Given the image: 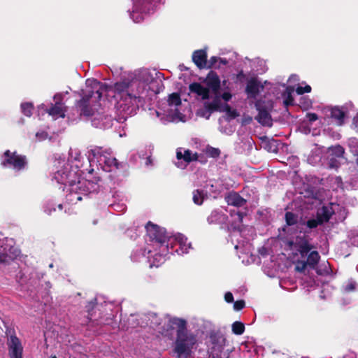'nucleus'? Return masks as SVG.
I'll return each mask as SVG.
<instances>
[{
	"label": "nucleus",
	"instance_id": "f257e3e1",
	"mask_svg": "<svg viewBox=\"0 0 358 358\" xmlns=\"http://www.w3.org/2000/svg\"><path fill=\"white\" fill-rule=\"evenodd\" d=\"M290 250L296 251L294 256L300 255V259L295 261L294 271L303 273L309 267L315 269L320 259V255L316 250H312L313 245L305 236H297L294 241H288L287 243Z\"/></svg>",
	"mask_w": 358,
	"mask_h": 358
},
{
	"label": "nucleus",
	"instance_id": "f03ea898",
	"mask_svg": "<svg viewBox=\"0 0 358 358\" xmlns=\"http://www.w3.org/2000/svg\"><path fill=\"white\" fill-rule=\"evenodd\" d=\"M86 83L87 87L89 89L82 90L83 96L76 103L75 106L80 115L92 117L94 113L90 104V99L94 96L96 99L100 100L103 88V84L96 80H87Z\"/></svg>",
	"mask_w": 358,
	"mask_h": 358
},
{
	"label": "nucleus",
	"instance_id": "7ed1b4c3",
	"mask_svg": "<svg viewBox=\"0 0 358 358\" xmlns=\"http://www.w3.org/2000/svg\"><path fill=\"white\" fill-rule=\"evenodd\" d=\"M203 83L206 87H203L200 83L196 82H194L189 85V92L201 96L202 100H207L210 98V91L212 93H216L220 90L221 80L217 73L214 71L208 72Z\"/></svg>",
	"mask_w": 358,
	"mask_h": 358
},
{
	"label": "nucleus",
	"instance_id": "20e7f679",
	"mask_svg": "<svg viewBox=\"0 0 358 358\" xmlns=\"http://www.w3.org/2000/svg\"><path fill=\"white\" fill-rule=\"evenodd\" d=\"M62 183L70 187L67 196L71 202L81 201L82 195L90 194L94 186L93 182L89 180H79L76 182V180L71 178V173L66 174V178L62 181Z\"/></svg>",
	"mask_w": 358,
	"mask_h": 358
},
{
	"label": "nucleus",
	"instance_id": "39448f33",
	"mask_svg": "<svg viewBox=\"0 0 358 358\" xmlns=\"http://www.w3.org/2000/svg\"><path fill=\"white\" fill-rule=\"evenodd\" d=\"M195 343L194 335L187 330V326H185V329L176 331L173 351L177 354L178 358H181L182 356L187 358Z\"/></svg>",
	"mask_w": 358,
	"mask_h": 358
},
{
	"label": "nucleus",
	"instance_id": "423d86ee",
	"mask_svg": "<svg viewBox=\"0 0 358 358\" xmlns=\"http://www.w3.org/2000/svg\"><path fill=\"white\" fill-rule=\"evenodd\" d=\"M134 83L128 80L115 83L113 86L115 96L124 101L126 105H137L139 96L134 94L131 90Z\"/></svg>",
	"mask_w": 358,
	"mask_h": 358
},
{
	"label": "nucleus",
	"instance_id": "0eeeda50",
	"mask_svg": "<svg viewBox=\"0 0 358 358\" xmlns=\"http://www.w3.org/2000/svg\"><path fill=\"white\" fill-rule=\"evenodd\" d=\"M4 159L1 164L3 167H12L17 171L24 170L27 166V158L25 155H20L16 151L10 152L9 150L3 152Z\"/></svg>",
	"mask_w": 358,
	"mask_h": 358
},
{
	"label": "nucleus",
	"instance_id": "6e6552de",
	"mask_svg": "<svg viewBox=\"0 0 358 358\" xmlns=\"http://www.w3.org/2000/svg\"><path fill=\"white\" fill-rule=\"evenodd\" d=\"M146 235L150 241L163 245L167 243L169 236L164 228L149 221L145 225Z\"/></svg>",
	"mask_w": 358,
	"mask_h": 358
},
{
	"label": "nucleus",
	"instance_id": "1a4fd4ad",
	"mask_svg": "<svg viewBox=\"0 0 358 358\" xmlns=\"http://www.w3.org/2000/svg\"><path fill=\"white\" fill-rule=\"evenodd\" d=\"M187 326V321L185 319L176 317H169L159 331L160 334L169 339H172L174 335V330L180 331Z\"/></svg>",
	"mask_w": 358,
	"mask_h": 358
},
{
	"label": "nucleus",
	"instance_id": "9d476101",
	"mask_svg": "<svg viewBox=\"0 0 358 358\" xmlns=\"http://www.w3.org/2000/svg\"><path fill=\"white\" fill-rule=\"evenodd\" d=\"M6 334L9 335L7 340L8 355L10 358H23V347L20 340L16 336L13 329H7Z\"/></svg>",
	"mask_w": 358,
	"mask_h": 358
},
{
	"label": "nucleus",
	"instance_id": "9b49d317",
	"mask_svg": "<svg viewBox=\"0 0 358 358\" xmlns=\"http://www.w3.org/2000/svg\"><path fill=\"white\" fill-rule=\"evenodd\" d=\"M209 338L213 345L212 349L217 350L219 353H221L226 343L224 334L220 331H211L209 334Z\"/></svg>",
	"mask_w": 358,
	"mask_h": 358
},
{
	"label": "nucleus",
	"instance_id": "f8f14e48",
	"mask_svg": "<svg viewBox=\"0 0 358 358\" xmlns=\"http://www.w3.org/2000/svg\"><path fill=\"white\" fill-rule=\"evenodd\" d=\"M160 0H135L134 9L141 13H150L154 10L157 3Z\"/></svg>",
	"mask_w": 358,
	"mask_h": 358
},
{
	"label": "nucleus",
	"instance_id": "ddd939ff",
	"mask_svg": "<svg viewBox=\"0 0 358 358\" xmlns=\"http://www.w3.org/2000/svg\"><path fill=\"white\" fill-rule=\"evenodd\" d=\"M260 89L263 90L264 86L256 78H252L247 83L245 92L248 97L255 99L259 94Z\"/></svg>",
	"mask_w": 358,
	"mask_h": 358
},
{
	"label": "nucleus",
	"instance_id": "4468645a",
	"mask_svg": "<svg viewBox=\"0 0 358 358\" xmlns=\"http://www.w3.org/2000/svg\"><path fill=\"white\" fill-rule=\"evenodd\" d=\"M192 61L199 69H205L207 66L208 55L205 49L194 50L192 55Z\"/></svg>",
	"mask_w": 358,
	"mask_h": 358
},
{
	"label": "nucleus",
	"instance_id": "2eb2a0df",
	"mask_svg": "<svg viewBox=\"0 0 358 358\" xmlns=\"http://www.w3.org/2000/svg\"><path fill=\"white\" fill-rule=\"evenodd\" d=\"M214 94L213 99L211 102H205L203 106L205 109L209 113L207 118L209 117L210 115L215 111H222L221 106V96L220 92L213 93Z\"/></svg>",
	"mask_w": 358,
	"mask_h": 358
},
{
	"label": "nucleus",
	"instance_id": "dca6fc26",
	"mask_svg": "<svg viewBox=\"0 0 358 358\" xmlns=\"http://www.w3.org/2000/svg\"><path fill=\"white\" fill-rule=\"evenodd\" d=\"M225 201L229 206L236 207H242L247 203V200L242 197L236 192H230L226 196Z\"/></svg>",
	"mask_w": 358,
	"mask_h": 358
},
{
	"label": "nucleus",
	"instance_id": "f3484780",
	"mask_svg": "<svg viewBox=\"0 0 358 358\" xmlns=\"http://www.w3.org/2000/svg\"><path fill=\"white\" fill-rule=\"evenodd\" d=\"M256 106L258 110V115L255 120L263 126L271 127L272 125V119L269 112L266 108L260 107L257 103Z\"/></svg>",
	"mask_w": 358,
	"mask_h": 358
},
{
	"label": "nucleus",
	"instance_id": "a211bd4d",
	"mask_svg": "<svg viewBox=\"0 0 358 358\" xmlns=\"http://www.w3.org/2000/svg\"><path fill=\"white\" fill-rule=\"evenodd\" d=\"M330 116L338 125L341 126L344 124L346 113L339 106H334L331 108Z\"/></svg>",
	"mask_w": 358,
	"mask_h": 358
},
{
	"label": "nucleus",
	"instance_id": "6ab92c4d",
	"mask_svg": "<svg viewBox=\"0 0 358 358\" xmlns=\"http://www.w3.org/2000/svg\"><path fill=\"white\" fill-rule=\"evenodd\" d=\"M98 116L99 117H94L92 120L96 127L106 128L111 126L113 118L110 115L98 114Z\"/></svg>",
	"mask_w": 358,
	"mask_h": 358
},
{
	"label": "nucleus",
	"instance_id": "aec40b11",
	"mask_svg": "<svg viewBox=\"0 0 358 358\" xmlns=\"http://www.w3.org/2000/svg\"><path fill=\"white\" fill-rule=\"evenodd\" d=\"M176 157L178 159H182L187 163L197 161L199 158V155L196 152L193 154L189 150H185L184 154H182L181 151H177Z\"/></svg>",
	"mask_w": 358,
	"mask_h": 358
},
{
	"label": "nucleus",
	"instance_id": "412c9836",
	"mask_svg": "<svg viewBox=\"0 0 358 358\" xmlns=\"http://www.w3.org/2000/svg\"><path fill=\"white\" fill-rule=\"evenodd\" d=\"M333 214L334 210H332V208L324 206L320 210L317 211V217L320 220H322L323 224L324 222H329Z\"/></svg>",
	"mask_w": 358,
	"mask_h": 358
},
{
	"label": "nucleus",
	"instance_id": "4be33fe9",
	"mask_svg": "<svg viewBox=\"0 0 358 358\" xmlns=\"http://www.w3.org/2000/svg\"><path fill=\"white\" fill-rule=\"evenodd\" d=\"M48 113L55 118L65 117V110L63 109L60 103L56 102L48 110Z\"/></svg>",
	"mask_w": 358,
	"mask_h": 358
},
{
	"label": "nucleus",
	"instance_id": "5701e85b",
	"mask_svg": "<svg viewBox=\"0 0 358 358\" xmlns=\"http://www.w3.org/2000/svg\"><path fill=\"white\" fill-rule=\"evenodd\" d=\"M177 241L179 244V248L176 250V252L182 255L188 253L189 250L192 248V245L187 241V238L183 236H179Z\"/></svg>",
	"mask_w": 358,
	"mask_h": 358
},
{
	"label": "nucleus",
	"instance_id": "b1692460",
	"mask_svg": "<svg viewBox=\"0 0 358 358\" xmlns=\"http://www.w3.org/2000/svg\"><path fill=\"white\" fill-rule=\"evenodd\" d=\"M330 156L337 158H343L345 154V149L341 145H336L328 148Z\"/></svg>",
	"mask_w": 358,
	"mask_h": 358
},
{
	"label": "nucleus",
	"instance_id": "393cba45",
	"mask_svg": "<svg viewBox=\"0 0 358 358\" xmlns=\"http://www.w3.org/2000/svg\"><path fill=\"white\" fill-rule=\"evenodd\" d=\"M193 196L192 200L193 202L196 205H201L204 200V192L203 190L195 189L192 192Z\"/></svg>",
	"mask_w": 358,
	"mask_h": 358
},
{
	"label": "nucleus",
	"instance_id": "a878e982",
	"mask_svg": "<svg viewBox=\"0 0 358 358\" xmlns=\"http://www.w3.org/2000/svg\"><path fill=\"white\" fill-rule=\"evenodd\" d=\"M285 220L287 226H292L298 222V215L292 212H286Z\"/></svg>",
	"mask_w": 358,
	"mask_h": 358
},
{
	"label": "nucleus",
	"instance_id": "bb28decb",
	"mask_svg": "<svg viewBox=\"0 0 358 358\" xmlns=\"http://www.w3.org/2000/svg\"><path fill=\"white\" fill-rule=\"evenodd\" d=\"M168 103L169 106H178L181 105V99L179 93L173 92L169 96Z\"/></svg>",
	"mask_w": 358,
	"mask_h": 358
},
{
	"label": "nucleus",
	"instance_id": "cd10ccee",
	"mask_svg": "<svg viewBox=\"0 0 358 358\" xmlns=\"http://www.w3.org/2000/svg\"><path fill=\"white\" fill-rule=\"evenodd\" d=\"M232 332L236 335H241L245 331V324L239 321L234 322L231 325Z\"/></svg>",
	"mask_w": 358,
	"mask_h": 358
},
{
	"label": "nucleus",
	"instance_id": "c85d7f7f",
	"mask_svg": "<svg viewBox=\"0 0 358 358\" xmlns=\"http://www.w3.org/2000/svg\"><path fill=\"white\" fill-rule=\"evenodd\" d=\"M21 109L22 112L24 115L27 117H31L32 115L34 106L31 103H23L21 104Z\"/></svg>",
	"mask_w": 358,
	"mask_h": 358
},
{
	"label": "nucleus",
	"instance_id": "c756f323",
	"mask_svg": "<svg viewBox=\"0 0 358 358\" xmlns=\"http://www.w3.org/2000/svg\"><path fill=\"white\" fill-rule=\"evenodd\" d=\"M106 166L110 168L114 167L115 169H119L122 166L121 164L115 157H108L105 162Z\"/></svg>",
	"mask_w": 358,
	"mask_h": 358
},
{
	"label": "nucleus",
	"instance_id": "7c9ffc66",
	"mask_svg": "<svg viewBox=\"0 0 358 358\" xmlns=\"http://www.w3.org/2000/svg\"><path fill=\"white\" fill-rule=\"evenodd\" d=\"M220 153L221 152L218 148H213L210 146H208L206 148V154L210 157L217 158L220 155Z\"/></svg>",
	"mask_w": 358,
	"mask_h": 358
},
{
	"label": "nucleus",
	"instance_id": "2f4dec72",
	"mask_svg": "<svg viewBox=\"0 0 358 358\" xmlns=\"http://www.w3.org/2000/svg\"><path fill=\"white\" fill-rule=\"evenodd\" d=\"M341 166V163L338 162L337 157H334L329 155L328 166L330 169H338Z\"/></svg>",
	"mask_w": 358,
	"mask_h": 358
},
{
	"label": "nucleus",
	"instance_id": "473e14b6",
	"mask_svg": "<svg viewBox=\"0 0 358 358\" xmlns=\"http://www.w3.org/2000/svg\"><path fill=\"white\" fill-rule=\"evenodd\" d=\"M321 224H322V220H320L317 217L316 219H310L306 222V226L309 229H315Z\"/></svg>",
	"mask_w": 358,
	"mask_h": 358
},
{
	"label": "nucleus",
	"instance_id": "72a5a7b5",
	"mask_svg": "<svg viewBox=\"0 0 358 358\" xmlns=\"http://www.w3.org/2000/svg\"><path fill=\"white\" fill-rule=\"evenodd\" d=\"M218 57H211L209 60L207 59V66L205 69L220 68V65L216 66V63L218 62Z\"/></svg>",
	"mask_w": 358,
	"mask_h": 358
},
{
	"label": "nucleus",
	"instance_id": "f704fd0d",
	"mask_svg": "<svg viewBox=\"0 0 358 358\" xmlns=\"http://www.w3.org/2000/svg\"><path fill=\"white\" fill-rule=\"evenodd\" d=\"M222 111H225L231 118H236L238 116L236 110H232L231 106L227 103L224 105Z\"/></svg>",
	"mask_w": 358,
	"mask_h": 358
},
{
	"label": "nucleus",
	"instance_id": "c9c22d12",
	"mask_svg": "<svg viewBox=\"0 0 358 358\" xmlns=\"http://www.w3.org/2000/svg\"><path fill=\"white\" fill-rule=\"evenodd\" d=\"M311 87L308 85H306L305 87L299 86L297 87L296 92L298 94L301 95L304 93H309L311 92Z\"/></svg>",
	"mask_w": 358,
	"mask_h": 358
},
{
	"label": "nucleus",
	"instance_id": "e433bc0d",
	"mask_svg": "<svg viewBox=\"0 0 358 358\" xmlns=\"http://www.w3.org/2000/svg\"><path fill=\"white\" fill-rule=\"evenodd\" d=\"M356 289V282L355 281H350L344 287V290L346 292H351L355 291Z\"/></svg>",
	"mask_w": 358,
	"mask_h": 358
},
{
	"label": "nucleus",
	"instance_id": "4c0bfd02",
	"mask_svg": "<svg viewBox=\"0 0 358 358\" xmlns=\"http://www.w3.org/2000/svg\"><path fill=\"white\" fill-rule=\"evenodd\" d=\"M245 306V303L243 300H238L234 303V308L236 310H242Z\"/></svg>",
	"mask_w": 358,
	"mask_h": 358
},
{
	"label": "nucleus",
	"instance_id": "58836bf2",
	"mask_svg": "<svg viewBox=\"0 0 358 358\" xmlns=\"http://www.w3.org/2000/svg\"><path fill=\"white\" fill-rule=\"evenodd\" d=\"M294 98L292 95V94L289 92L288 93L286 99L284 101V103L286 106H293L294 105Z\"/></svg>",
	"mask_w": 358,
	"mask_h": 358
},
{
	"label": "nucleus",
	"instance_id": "ea45409f",
	"mask_svg": "<svg viewBox=\"0 0 358 358\" xmlns=\"http://www.w3.org/2000/svg\"><path fill=\"white\" fill-rule=\"evenodd\" d=\"M306 117L310 122H315L318 119V115L315 113H308Z\"/></svg>",
	"mask_w": 358,
	"mask_h": 358
},
{
	"label": "nucleus",
	"instance_id": "a19ab883",
	"mask_svg": "<svg viewBox=\"0 0 358 358\" xmlns=\"http://www.w3.org/2000/svg\"><path fill=\"white\" fill-rule=\"evenodd\" d=\"M10 257L5 252H0V263H7Z\"/></svg>",
	"mask_w": 358,
	"mask_h": 358
},
{
	"label": "nucleus",
	"instance_id": "79ce46f5",
	"mask_svg": "<svg viewBox=\"0 0 358 358\" xmlns=\"http://www.w3.org/2000/svg\"><path fill=\"white\" fill-rule=\"evenodd\" d=\"M224 300L227 303H232L234 301V296L231 292H228L224 294Z\"/></svg>",
	"mask_w": 358,
	"mask_h": 358
},
{
	"label": "nucleus",
	"instance_id": "37998d69",
	"mask_svg": "<svg viewBox=\"0 0 358 358\" xmlns=\"http://www.w3.org/2000/svg\"><path fill=\"white\" fill-rule=\"evenodd\" d=\"M220 96L221 99H222L225 101H229L231 99L232 95L230 92H225L222 94H220Z\"/></svg>",
	"mask_w": 358,
	"mask_h": 358
},
{
	"label": "nucleus",
	"instance_id": "c03bdc74",
	"mask_svg": "<svg viewBox=\"0 0 358 358\" xmlns=\"http://www.w3.org/2000/svg\"><path fill=\"white\" fill-rule=\"evenodd\" d=\"M246 78V75L243 73V71H241L236 75V79L240 82H243Z\"/></svg>",
	"mask_w": 358,
	"mask_h": 358
},
{
	"label": "nucleus",
	"instance_id": "a18cd8bd",
	"mask_svg": "<svg viewBox=\"0 0 358 358\" xmlns=\"http://www.w3.org/2000/svg\"><path fill=\"white\" fill-rule=\"evenodd\" d=\"M236 215H237V216H238V221H239V222H241H241H243V217H244L245 216H246V215H247V214H246V213H245V212L238 211V212L236 213Z\"/></svg>",
	"mask_w": 358,
	"mask_h": 358
},
{
	"label": "nucleus",
	"instance_id": "49530a36",
	"mask_svg": "<svg viewBox=\"0 0 358 358\" xmlns=\"http://www.w3.org/2000/svg\"><path fill=\"white\" fill-rule=\"evenodd\" d=\"M218 62H220V64H221L222 65H226L228 63V62L226 59H223V58H220V57H219Z\"/></svg>",
	"mask_w": 358,
	"mask_h": 358
},
{
	"label": "nucleus",
	"instance_id": "de8ad7c7",
	"mask_svg": "<svg viewBox=\"0 0 358 358\" xmlns=\"http://www.w3.org/2000/svg\"><path fill=\"white\" fill-rule=\"evenodd\" d=\"M354 120H355V122L356 124L358 125V115L355 117Z\"/></svg>",
	"mask_w": 358,
	"mask_h": 358
},
{
	"label": "nucleus",
	"instance_id": "09e8293b",
	"mask_svg": "<svg viewBox=\"0 0 358 358\" xmlns=\"http://www.w3.org/2000/svg\"><path fill=\"white\" fill-rule=\"evenodd\" d=\"M57 207H58V208H59L60 210H62L63 209V205H62V204H59V205L57 206Z\"/></svg>",
	"mask_w": 358,
	"mask_h": 358
},
{
	"label": "nucleus",
	"instance_id": "8fccbe9b",
	"mask_svg": "<svg viewBox=\"0 0 358 358\" xmlns=\"http://www.w3.org/2000/svg\"><path fill=\"white\" fill-rule=\"evenodd\" d=\"M50 358H57V357L55 355H53V356H51Z\"/></svg>",
	"mask_w": 358,
	"mask_h": 358
},
{
	"label": "nucleus",
	"instance_id": "3c124183",
	"mask_svg": "<svg viewBox=\"0 0 358 358\" xmlns=\"http://www.w3.org/2000/svg\"><path fill=\"white\" fill-rule=\"evenodd\" d=\"M220 358H222V357H220Z\"/></svg>",
	"mask_w": 358,
	"mask_h": 358
}]
</instances>
